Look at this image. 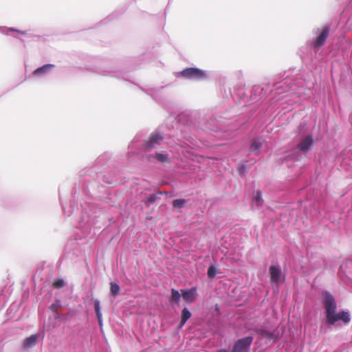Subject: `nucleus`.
I'll return each instance as SVG.
<instances>
[{"label":"nucleus","instance_id":"nucleus-12","mask_svg":"<svg viewBox=\"0 0 352 352\" xmlns=\"http://www.w3.org/2000/svg\"><path fill=\"white\" fill-rule=\"evenodd\" d=\"M164 139V135L158 130L153 131L148 140H145L142 144V147L145 151H151L152 149L160 145Z\"/></svg>","mask_w":352,"mask_h":352},{"label":"nucleus","instance_id":"nucleus-35","mask_svg":"<svg viewBox=\"0 0 352 352\" xmlns=\"http://www.w3.org/2000/svg\"><path fill=\"white\" fill-rule=\"evenodd\" d=\"M65 281L62 278H56L54 280V286L57 289H60L65 285Z\"/></svg>","mask_w":352,"mask_h":352},{"label":"nucleus","instance_id":"nucleus-5","mask_svg":"<svg viewBox=\"0 0 352 352\" xmlns=\"http://www.w3.org/2000/svg\"><path fill=\"white\" fill-rule=\"evenodd\" d=\"M331 28V23H328L322 28L314 29L313 32L316 36L312 40L307 41L305 45L301 47L302 52L310 58L316 56L320 48L326 43L329 36Z\"/></svg>","mask_w":352,"mask_h":352},{"label":"nucleus","instance_id":"nucleus-45","mask_svg":"<svg viewBox=\"0 0 352 352\" xmlns=\"http://www.w3.org/2000/svg\"><path fill=\"white\" fill-rule=\"evenodd\" d=\"M318 212H319V214H322V210L320 209V206L318 208Z\"/></svg>","mask_w":352,"mask_h":352},{"label":"nucleus","instance_id":"nucleus-40","mask_svg":"<svg viewBox=\"0 0 352 352\" xmlns=\"http://www.w3.org/2000/svg\"><path fill=\"white\" fill-rule=\"evenodd\" d=\"M157 194V196L159 197V195H169V192L168 191H161V190H159L156 192Z\"/></svg>","mask_w":352,"mask_h":352},{"label":"nucleus","instance_id":"nucleus-17","mask_svg":"<svg viewBox=\"0 0 352 352\" xmlns=\"http://www.w3.org/2000/svg\"><path fill=\"white\" fill-rule=\"evenodd\" d=\"M258 333L269 340H272L274 343H277L280 340V332L278 329L270 331L266 329H260Z\"/></svg>","mask_w":352,"mask_h":352},{"label":"nucleus","instance_id":"nucleus-15","mask_svg":"<svg viewBox=\"0 0 352 352\" xmlns=\"http://www.w3.org/2000/svg\"><path fill=\"white\" fill-rule=\"evenodd\" d=\"M265 141V138L263 135L254 137L250 144L249 152L255 155H258Z\"/></svg>","mask_w":352,"mask_h":352},{"label":"nucleus","instance_id":"nucleus-37","mask_svg":"<svg viewBox=\"0 0 352 352\" xmlns=\"http://www.w3.org/2000/svg\"><path fill=\"white\" fill-rule=\"evenodd\" d=\"M53 312V314H54V318L55 320H59L60 319V316H61V313H60L58 310H56V311H52Z\"/></svg>","mask_w":352,"mask_h":352},{"label":"nucleus","instance_id":"nucleus-24","mask_svg":"<svg viewBox=\"0 0 352 352\" xmlns=\"http://www.w3.org/2000/svg\"><path fill=\"white\" fill-rule=\"evenodd\" d=\"M263 204L264 200L263 199V192L261 190H257L256 191L255 195L253 197L252 199V206L260 208L263 205Z\"/></svg>","mask_w":352,"mask_h":352},{"label":"nucleus","instance_id":"nucleus-25","mask_svg":"<svg viewBox=\"0 0 352 352\" xmlns=\"http://www.w3.org/2000/svg\"><path fill=\"white\" fill-rule=\"evenodd\" d=\"M160 199V197H158L157 194L155 192L145 197L142 201L146 206L149 207Z\"/></svg>","mask_w":352,"mask_h":352},{"label":"nucleus","instance_id":"nucleus-9","mask_svg":"<svg viewBox=\"0 0 352 352\" xmlns=\"http://www.w3.org/2000/svg\"><path fill=\"white\" fill-rule=\"evenodd\" d=\"M254 336L248 335L235 340L232 345L230 352H250Z\"/></svg>","mask_w":352,"mask_h":352},{"label":"nucleus","instance_id":"nucleus-19","mask_svg":"<svg viewBox=\"0 0 352 352\" xmlns=\"http://www.w3.org/2000/svg\"><path fill=\"white\" fill-rule=\"evenodd\" d=\"M54 67L55 65L54 64H45L34 70L32 74L34 76L43 77L49 74Z\"/></svg>","mask_w":352,"mask_h":352},{"label":"nucleus","instance_id":"nucleus-1","mask_svg":"<svg viewBox=\"0 0 352 352\" xmlns=\"http://www.w3.org/2000/svg\"><path fill=\"white\" fill-rule=\"evenodd\" d=\"M62 209L65 215L73 216L76 227L81 230L84 236H87L92 228H101L106 220V207L104 204L113 206L114 201L109 194L96 197L94 201H84L80 206L71 201L69 207L64 205L59 197Z\"/></svg>","mask_w":352,"mask_h":352},{"label":"nucleus","instance_id":"nucleus-23","mask_svg":"<svg viewBox=\"0 0 352 352\" xmlns=\"http://www.w3.org/2000/svg\"><path fill=\"white\" fill-rule=\"evenodd\" d=\"M94 309H95L96 318L98 320V325H99L100 329L102 330L103 321H102V311H101L100 300L98 298L94 299Z\"/></svg>","mask_w":352,"mask_h":352},{"label":"nucleus","instance_id":"nucleus-41","mask_svg":"<svg viewBox=\"0 0 352 352\" xmlns=\"http://www.w3.org/2000/svg\"><path fill=\"white\" fill-rule=\"evenodd\" d=\"M289 76V74H287V72H285L282 76V78H283V80H286L287 78H288Z\"/></svg>","mask_w":352,"mask_h":352},{"label":"nucleus","instance_id":"nucleus-33","mask_svg":"<svg viewBox=\"0 0 352 352\" xmlns=\"http://www.w3.org/2000/svg\"><path fill=\"white\" fill-rule=\"evenodd\" d=\"M77 245H78V241H77V240H76V239H70V240L67 242V245H66V248H66V250H72L73 248H74V247L77 246Z\"/></svg>","mask_w":352,"mask_h":352},{"label":"nucleus","instance_id":"nucleus-13","mask_svg":"<svg viewBox=\"0 0 352 352\" xmlns=\"http://www.w3.org/2000/svg\"><path fill=\"white\" fill-rule=\"evenodd\" d=\"M195 113H193L188 111H184L178 114L177 119V121L182 124L188 126L191 128H195Z\"/></svg>","mask_w":352,"mask_h":352},{"label":"nucleus","instance_id":"nucleus-20","mask_svg":"<svg viewBox=\"0 0 352 352\" xmlns=\"http://www.w3.org/2000/svg\"><path fill=\"white\" fill-rule=\"evenodd\" d=\"M38 338H39L38 333L32 334L31 336L25 338L23 341V344H22L23 349L24 350H28L29 349L32 348L37 344Z\"/></svg>","mask_w":352,"mask_h":352},{"label":"nucleus","instance_id":"nucleus-46","mask_svg":"<svg viewBox=\"0 0 352 352\" xmlns=\"http://www.w3.org/2000/svg\"><path fill=\"white\" fill-rule=\"evenodd\" d=\"M320 331H321V332H322V331H323V327H320Z\"/></svg>","mask_w":352,"mask_h":352},{"label":"nucleus","instance_id":"nucleus-26","mask_svg":"<svg viewBox=\"0 0 352 352\" xmlns=\"http://www.w3.org/2000/svg\"><path fill=\"white\" fill-rule=\"evenodd\" d=\"M247 162L248 161L241 162L237 165L236 170L241 177H243L246 175L248 170V166L246 165Z\"/></svg>","mask_w":352,"mask_h":352},{"label":"nucleus","instance_id":"nucleus-30","mask_svg":"<svg viewBox=\"0 0 352 352\" xmlns=\"http://www.w3.org/2000/svg\"><path fill=\"white\" fill-rule=\"evenodd\" d=\"M187 201L185 199H174L172 202V206L174 209H181L182 208Z\"/></svg>","mask_w":352,"mask_h":352},{"label":"nucleus","instance_id":"nucleus-48","mask_svg":"<svg viewBox=\"0 0 352 352\" xmlns=\"http://www.w3.org/2000/svg\"><path fill=\"white\" fill-rule=\"evenodd\" d=\"M290 85V89L292 88V85H290V83L289 84Z\"/></svg>","mask_w":352,"mask_h":352},{"label":"nucleus","instance_id":"nucleus-6","mask_svg":"<svg viewBox=\"0 0 352 352\" xmlns=\"http://www.w3.org/2000/svg\"><path fill=\"white\" fill-rule=\"evenodd\" d=\"M93 72L100 76L113 77L118 80H122L135 84L129 71H124L123 69H118L116 66L100 65L96 67Z\"/></svg>","mask_w":352,"mask_h":352},{"label":"nucleus","instance_id":"nucleus-42","mask_svg":"<svg viewBox=\"0 0 352 352\" xmlns=\"http://www.w3.org/2000/svg\"><path fill=\"white\" fill-rule=\"evenodd\" d=\"M76 194V190H74L72 193V198L74 199L75 198V195Z\"/></svg>","mask_w":352,"mask_h":352},{"label":"nucleus","instance_id":"nucleus-29","mask_svg":"<svg viewBox=\"0 0 352 352\" xmlns=\"http://www.w3.org/2000/svg\"><path fill=\"white\" fill-rule=\"evenodd\" d=\"M136 141V138H135L133 141H131V142L130 143V144L129 145V149H131V151H129L128 152V154H127V159L129 160H133V157L135 156V155H138L139 153L138 151H132V149L134 147V144Z\"/></svg>","mask_w":352,"mask_h":352},{"label":"nucleus","instance_id":"nucleus-8","mask_svg":"<svg viewBox=\"0 0 352 352\" xmlns=\"http://www.w3.org/2000/svg\"><path fill=\"white\" fill-rule=\"evenodd\" d=\"M269 274L274 292H278L280 284L285 281V275L280 265L278 263L272 264L269 267Z\"/></svg>","mask_w":352,"mask_h":352},{"label":"nucleus","instance_id":"nucleus-14","mask_svg":"<svg viewBox=\"0 0 352 352\" xmlns=\"http://www.w3.org/2000/svg\"><path fill=\"white\" fill-rule=\"evenodd\" d=\"M182 298L188 305L195 302L199 296L197 287L181 289Z\"/></svg>","mask_w":352,"mask_h":352},{"label":"nucleus","instance_id":"nucleus-28","mask_svg":"<svg viewBox=\"0 0 352 352\" xmlns=\"http://www.w3.org/2000/svg\"><path fill=\"white\" fill-rule=\"evenodd\" d=\"M110 292H111V294L113 297L118 296L120 292V285L116 282H111L110 283Z\"/></svg>","mask_w":352,"mask_h":352},{"label":"nucleus","instance_id":"nucleus-47","mask_svg":"<svg viewBox=\"0 0 352 352\" xmlns=\"http://www.w3.org/2000/svg\"><path fill=\"white\" fill-rule=\"evenodd\" d=\"M14 36V38H19V36Z\"/></svg>","mask_w":352,"mask_h":352},{"label":"nucleus","instance_id":"nucleus-43","mask_svg":"<svg viewBox=\"0 0 352 352\" xmlns=\"http://www.w3.org/2000/svg\"><path fill=\"white\" fill-rule=\"evenodd\" d=\"M1 204L4 207H9V205L6 203H4L3 201H2V203Z\"/></svg>","mask_w":352,"mask_h":352},{"label":"nucleus","instance_id":"nucleus-39","mask_svg":"<svg viewBox=\"0 0 352 352\" xmlns=\"http://www.w3.org/2000/svg\"><path fill=\"white\" fill-rule=\"evenodd\" d=\"M349 264H352V258L349 261H348L346 264H345V267H346V266ZM344 267V265H341L339 267V272L342 270V268Z\"/></svg>","mask_w":352,"mask_h":352},{"label":"nucleus","instance_id":"nucleus-27","mask_svg":"<svg viewBox=\"0 0 352 352\" xmlns=\"http://www.w3.org/2000/svg\"><path fill=\"white\" fill-rule=\"evenodd\" d=\"M218 274V270L216 264H211L209 265L207 270V276L210 280L214 279Z\"/></svg>","mask_w":352,"mask_h":352},{"label":"nucleus","instance_id":"nucleus-38","mask_svg":"<svg viewBox=\"0 0 352 352\" xmlns=\"http://www.w3.org/2000/svg\"><path fill=\"white\" fill-rule=\"evenodd\" d=\"M69 316V312L67 313V314H61L60 320H63V321H67L68 320Z\"/></svg>","mask_w":352,"mask_h":352},{"label":"nucleus","instance_id":"nucleus-11","mask_svg":"<svg viewBox=\"0 0 352 352\" xmlns=\"http://www.w3.org/2000/svg\"><path fill=\"white\" fill-rule=\"evenodd\" d=\"M164 86L160 87H141L140 89L147 95L150 96L155 101L166 108V99L163 96Z\"/></svg>","mask_w":352,"mask_h":352},{"label":"nucleus","instance_id":"nucleus-32","mask_svg":"<svg viewBox=\"0 0 352 352\" xmlns=\"http://www.w3.org/2000/svg\"><path fill=\"white\" fill-rule=\"evenodd\" d=\"M62 307V302L60 299H56L54 302L50 305L49 309L51 311L58 310V308Z\"/></svg>","mask_w":352,"mask_h":352},{"label":"nucleus","instance_id":"nucleus-4","mask_svg":"<svg viewBox=\"0 0 352 352\" xmlns=\"http://www.w3.org/2000/svg\"><path fill=\"white\" fill-rule=\"evenodd\" d=\"M322 302L324 309L323 322L327 327L347 325L351 320V314L347 309L337 311L338 305L334 296L327 290L321 292Z\"/></svg>","mask_w":352,"mask_h":352},{"label":"nucleus","instance_id":"nucleus-34","mask_svg":"<svg viewBox=\"0 0 352 352\" xmlns=\"http://www.w3.org/2000/svg\"><path fill=\"white\" fill-rule=\"evenodd\" d=\"M117 11L111 13L110 15H109L107 18L104 19L102 21H100V23L102 24H106L109 21H110L111 20L115 19L116 17L118 16V14H117Z\"/></svg>","mask_w":352,"mask_h":352},{"label":"nucleus","instance_id":"nucleus-18","mask_svg":"<svg viewBox=\"0 0 352 352\" xmlns=\"http://www.w3.org/2000/svg\"><path fill=\"white\" fill-rule=\"evenodd\" d=\"M192 317V313L187 307H184L181 311L179 320L177 324V329H182L187 321Z\"/></svg>","mask_w":352,"mask_h":352},{"label":"nucleus","instance_id":"nucleus-7","mask_svg":"<svg viewBox=\"0 0 352 352\" xmlns=\"http://www.w3.org/2000/svg\"><path fill=\"white\" fill-rule=\"evenodd\" d=\"M175 76L187 80L201 81L208 78V72L196 67H189L181 72H175Z\"/></svg>","mask_w":352,"mask_h":352},{"label":"nucleus","instance_id":"nucleus-21","mask_svg":"<svg viewBox=\"0 0 352 352\" xmlns=\"http://www.w3.org/2000/svg\"><path fill=\"white\" fill-rule=\"evenodd\" d=\"M0 32L5 35H10L11 32H16L23 35H27L28 38H34L33 34H28L26 30H20L14 28H8L6 26H0Z\"/></svg>","mask_w":352,"mask_h":352},{"label":"nucleus","instance_id":"nucleus-31","mask_svg":"<svg viewBox=\"0 0 352 352\" xmlns=\"http://www.w3.org/2000/svg\"><path fill=\"white\" fill-rule=\"evenodd\" d=\"M249 119L246 117H243V121L239 124V126L237 129H241V131H245L248 129L250 126Z\"/></svg>","mask_w":352,"mask_h":352},{"label":"nucleus","instance_id":"nucleus-36","mask_svg":"<svg viewBox=\"0 0 352 352\" xmlns=\"http://www.w3.org/2000/svg\"><path fill=\"white\" fill-rule=\"evenodd\" d=\"M81 182H82V190H83V179H82ZM82 192H83L84 195L86 197H87V199H89L88 200L89 201H94V199L96 198V196H93V195H90L89 193L88 194H85L84 190H82Z\"/></svg>","mask_w":352,"mask_h":352},{"label":"nucleus","instance_id":"nucleus-2","mask_svg":"<svg viewBox=\"0 0 352 352\" xmlns=\"http://www.w3.org/2000/svg\"><path fill=\"white\" fill-rule=\"evenodd\" d=\"M294 140L297 142L296 145L285 151L283 156L279 158L280 163L288 168L294 167L296 163L305 157L315 144L314 133L310 130L307 120H302L294 131Z\"/></svg>","mask_w":352,"mask_h":352},{"label":"nucleus","instance_id":"nucleus-44","mask_svg":"<svg viewBox=\"0 0 352 352\" xmlns=\"http://www.w3.org/2000/svg\"><path fill=\"white\" fill-rule=\"evenodd\" d=\"M253 89H254V91H257L258 89H259V87H254L253 88Z\"/></svg>","mask_w":352,"mask_h":352},{"label":"nucleus","instance_id":"nucleus-16","mask_svg":"<svg viewBox=\"0 0 352 352\" xmlns=\"http://www.w3.org/2000/svg\"><path fill=\"white\" fill-rule=\"evenodd\" d=\"M150 162H159L161 164H167L170 162L169 155L166 151L155 152L154 154H150L147 157Z\"/></svg>","mask_w":352,"mask_h":352},{"label":"nucleus","instance_id":"nucleus-10","mask_svg":"<svg viewBox=\"0 0 352 352\" xmlns=\"http://www.w3.org/2000/svg\"><path fill=\"white\" fill-rule=\"evenodd\" d=\"M113 167V161H112V154L106 151L101 154L95 161L94 167L89 169L88 170H83L81 173V176H85L86 172H91L92 170H96L97 168H102L103 169L111 168Z\"/></svg>","mask_w":352,"mask_h":352},{"label":"nucleus","instance_id":"nucleus-22","mask_svg":"<svg viewBox=\"0 0 352 352\" xmlns=\"http://www.w3.org/2000/svg\"><path fill=\"white\" fill-rule=\"evenodd\" d=\"M182 298L181 290L179 291L175 288L170 289V295L168 298V301L171 306L174 307L179 305Z\"/></svg>","mask_w":352,"mask_h":352},{"label":"nucleus","instance_id":"nucleus-3","mask_svg":"<svg viewBox=\"0 0 352 352\" xmlns=\"http://www.w3.org/2000/svg\"><path fill=\"white\" fill-rule=\"evenodd\" d=\"M120 177V170L118 167H113L109 171L92 170L91 174L85 175L83 177V190L85 194L99 197L100 192L106 190L101 182L106 184L116 185L119 183Z\"/></svg>","mask_w":352,"mask_h":352}]
</instances>
